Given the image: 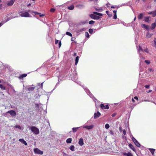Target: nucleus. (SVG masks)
<instances>
[{
    "instance_id": "11",
    "label": "nucleus",
    "mask_w": 156,
    "mask_h": 156,
    "mask_svg": "<svg viewBox=\"0 0 156 156\" xmlns=\"http://www.w3.org/2000/svg\"><path fill=\"white\" fill-rule=\"evenodd\" d=\"M19 141L22 143L23 144H24L25 145H27V144L26 142L23 139H19Z\"/></svg>"
},
{
    "instance_id": "64",
    "label": "nucleus",
    "mask_w": 156,
    "mask_h": 156,
    "mask_svg": "<svg viewBox=\"0 0 156 156\" xmlns=\"http://www.w3.org/2000/svg\"><path fill=\"white\" fill-rule=\"evenodd\" d=\"M111 8H114L115 7H114V6H111Z\"/></svg>"
},
{
    "instance_id": "50",
    "label": "nucleus",
    "mask_w": 156,
    "mask_h": 156,
    "mask_svg": "<svg viewBox=\"0 0 156 156\" xmlns=\"http://www.w3.org/2000/svg\"><path fill=\"white\" fill-rule=\"evenodd\" d=\"M148 70H149V71L150 72H151V71H153V69H148Z\"/></svg>"
},
{
    "instance_id": "17",
    "label": "nucleus",
    "mask_w": 156,
    "mask_h": 156,
    "mask_svg": "<svg viewBox=\"0 0 156 156\" xmlns=\"http://www.w3.org/2000/svg\"><path fill=\"white\" fill-rule=\"evenodd\" d=\"M67 9L70 10H72L74 9V6L73 5H72L70 6H68Z\"/></svg>"
},
{
    "instance_id": "36",
    "label": "nucleus",
    "mask_w": 156,
    "mask_h": 156,
    "mask_svg": "<svg viewBox=\"0 0 156 156\" xmlns=\"http://www.w3.org/2000/svg\"><path fill=\"white\" fill-rule=\"evenodd\" d=\"M14 127H15L16 128H18L20 129H21L20 126L19 125L16 126H14Z\"/></svg>"
},
{
    "instance_id": "16",
    "label": "nucleus",
    "mask_w": 156,
    "mask_h": 156,
    "mask_svg": "<svg viewBox=\"0 0 156 156\" xmlns=\"http://www.w3.org/2000/svg\"><path fill=\"white\" fill-rule=\"evenodd\" d=\"M143 13H140L138 16V20H141L143 18Z\"/></svg>"
},
{
    "instance_id": "59",
    "label": "nucleus",
    "mask_w": 156,
    "mask_h": 156,
    "mask_svg": "<svg viewBox=\"0 0 156 156\" xmlns=\"http://www.w3.org/2000/svg\"><path fill=\"white\" fill-rule=\"evenodd\" d=\"M152 91V90H148V92H147L148 93H150V92H151Z\"/></svg>"
},
{
    "instance_id": "5",
    "label": "nucleus",
    "mask_w": 156,
    "mask_h": 156,
    "mask_svg": "<svg viewBox=\"0 0 156 156\" xmlns=\"http://www.w3.org/2000/svg\"><path fill=\"white\" fill-rule=\"evenodd\" d=\"M34 152L37 154H43V151L39 150L37 148H36L34 149Z\"/></svg>"
},
{
    "instance_id": "1",
    "label": "nucleus",
    "mask_w": 156,
    "mask_h": 156,
    "mask_svg": "<svg viewBox=\"0 0 156 156\" xmlns=\"http://www.w3.org/2000/svg\"><path fill=\"white\" fill-rule=\"evenodd\" d=\"M93 14H92L90 15V17L92 19L94 20H98L100 18V17L96 15H97L99 16H101L103 15L102 14L98 12H93Z\"/></svg>"
},
{
    "instance_id": "8",
    "label": "nucleus",
    "mask_w": 156,
    "mask_h": 156,
    "mask_svg": "<svg viewBox=\"0 0 156 156\" xmlns=\"http://www.w3.org/2000/svg\"><path fill=\"white\" fill-rule=\"evenodd\" d=\"M101 115V113L99 112H95L94 114V119H96L99 117Z\"/></svg>"
},
{
    "instance_id": "47",
    "label": "nucleus",
    "mask_w": 156,
    "mask_h": 156,
    "mask_svg": "<svg viewBox=\"0 0 156 156\" xmlns=\"http://www.w3.org/2000/svg\"><path fill=\"white\" fill-rule=\"evenodd\" d=\"M116 115V113H114L113 114H112V117H115Z\"/></svg>"
},
{
    "instance_id": "27",
    "label": "nucleus",
    "mask_w": 156,
    "mask_h": 156,
    "mask_svg": "<svg viewBox=\"0 0 156 156\" xmlns=\"http://www.w3.org/2000/svg\"><path fill=\"white\" fill-rule=\"evenodd\" d=\"M0 88L3 90H5V87L2 84H0Z\"/></svg>"
},
{
    "instance_id": "57",
    "label": "nucleus",
    "mask_w": 156,
    "mask_h": 156,
    "mask_svg": "<svg viewBox=\"0 0 156 156\" xmlns=\"http://www.w3.org/2000/svg\"><path fill=\"white\" fill-rule=\"evenodd\" d=\"M44 14H40V17H42V16H44Z\"/></svg>"
},
{
    "instance_id": "24",
    "label": "nucleus",
    "mask_w": 156,
    "mask_h": 156,
    "mask_svg": "<svg viewBox=\"0 0 156 156\" xmlns=\"http://www.w3.org/2000/svg\"><path fill=\"white\" fill-rule=\"evenodd\" d=\"M79 58L78 56H77L75 59V65H77L79 61Z\"/></svg>"
},
{
    "instance_id": "55",
    "label": "nucleus",
    "mask_w": 156,
    "mask_h": 156,
    "mask_svg": "<svg viewBox=\"0 0 156 156\" xmlns=\"http://www.w3.org/2000/svg\"><path fill=\"white\" fill-rule=\"evenodd\" d=\"M139 48H140V50H141L142 51H143L144 50L141 47H140Z\"/></svg>"
},
{
    "instance_id": "45",
    "label": "nucleus",
    "mask_w": 156,
    "mask_h": 156,
    "mask_svg": "<svg viewBox=\"0 0 156 156\" xmlns=\"http://www.w3.org/2000/svg\"><path fill=\"white\" fill-rule=\"evenodd\" d=\"M119 129L120 132H122V128L121 127H119Z\"/></svg>"
},
{
    "instance_id": "56",
    "label": "nucleus",
    "mask_w": 156,
    "mask_h": 156,
    "mask_svg": "<svg viewBox=\"0 0 156 156\" xmlns=\"http://www.w3.org/2000/svg\"><path fill=\"white\" fill-rule=\"evenodd\" d=\"M14 18V17H11V18H7V20H8H8H10L11 19H12V18Z\"/></svg>"
},
{
    "instance_id": "49",
    "label": "nucleus",
    "mask_w": 156,
    "mask_h": 156,
    "mask_svg": "<svg viewBox=\"0 0 156 156\" xmlns=\"http://www.w3.org/2000/svg\"><path fill=\"white\" fill-rule=\"evenodd\" d=\"M134 98L136 99V100H138V98H137V97L136 96H135L134 97Z\"/></svg>"
},
{
    "instance_id": "25",
    "label": "nucleus",
    "mask_w": 156,
    "mask_h": 156,
    "mask_svg": "<svg viewBox=\"0 0 156 156\" xmlns=\"http://www.w3.org/2000/svg\"><path fill=\"white\" fill-rule=\"evenodd\" d=\"M150 17L149 16H147L145 18L144 21L146 22H148L150 20Z\"/></svg>"
},
{
    "instance_id": "3",
    "label": "nucleus",
    "mask_w": 156,
    "mask_h": 156,
    "mask_svg": "<svg viewBox=\"0 0 156 156\" xmlns=\"http://www.w3.org/2000/svg\"><path fill=\"white\" fill-rule=\"evenodd\" d=\"M21 13V14H20V15L22 17H29L30 15L29 13L27 12H25L22 13L21 12H19L20 13Z\"/></svg>"
},
{
    "instance_id": "39",
    "label": "nucleus",
    "mask_w": 156,
    "mask_h": 156,
    "mask_svg": "<svg viewBox=\"0 0 156 156\" xmlns=\"http://www.w3.org/2000/svg\"><path fill=\"white\" fill-rule=\"evenodd\" d=\"M117 15L116 14H114V16H113V18L114 19H117Z\"/></svg>"
},
{
    "instance_id": "53",
    "label": "nucleus",
    "mask_w": 156,
    "mask_h": 156,
    "mask_svg": "<svg viewBox=\"0 0 156 156\" xmlns=\"http://www.w3.org/2000/svg\"><path fill=\"white\" fill-rule=\"evenodd\" d=\"M73 56H75L76 55V54L75 52L73 54Z\"/></svg>"
},
{
    "instance_id": "30",
    "label": "nucleus",
    "mask_w": 156,
    "mask_h": 156,
    "mask_svg": "<svg viewBox=\"0 0 156 156\" xmlns=\"http://www.w3.org/2000/svg\"><path fill=\"white\" fill-rule=\"evenodd\" d=\"M106 13L108 14L109 17H111L112 16V14H111L109 13L108 11H106Z\"/></svg>"
},
{
    "instance_id": "62",
    "label": "nucleus",
    "mask_w": 156,
    "mask_h": 156,
    "mask_svg": "<svg viewBox=\"0 0 156 156\" xmlns=\"http://www.w3.org/2000/svg\"><path fill=\"white\" fill-rule=\"evenodd\" d=\"M154 44H155V45H156V41L155 40H154Z\"/></svg>"
},
{
    "instance_id": "9",
    "label": "nucleus",
    "mask_w": 156,
    "mask_h": 156,
    "mask_svg": "<svg viewBox=\"0 0 156 156\" xmlns=\"http://www.w3.org/2000/svg\"><path fill=\"white\" fill-rule=\"evenodd\" d=\"M93 127V125L90 126H83V128H85L88 129H92Z\"/></svg>"
},
{
    "instance_id": "44",
    "label": "nucleus",
    "mask_w": 156,
    "mask_h": 156,
    "mask_svg": "<svg viewBox=\"0 0 156 156\" xmlns=\"http://www.w3.org/2000/svg\"><path fill=\"white\" fill-rule=\"evenodd\" d=\"M76 39V38L74 37H72L71 39V40L72 41H74Z\"/></svg>"
},
{
    "instance_id": "54",
    "label": "nucleus",
    "mask_w": 156,
    "mask_h": 156,
    "mask_svg": "<svg viewBox=\"0 0 156 156\" xmlns=\"http://www.w3.org/2000/svg\"><path fill=\"white\" fill-rule=\"evenodd\" d=\"M35 14V15H37V14H39L40 13L38 12H34Z\"/></svg>"
},
{
    "instance_id": "2",
    "label": "nucleus",
    "mask_w": 156,
    "mask_h": 156,
    "mask_svg": "<svg viewBox=\"0 0 156 156\" xmlns=\"http://www.w3.org/2000/svg\"><path fill=\"white\" fill-rule=\"evenodd\" d=\"M30 129L32 132L35 134H38L39 133V129L35 126H31L30 128Z\"/></svg>"
},
{
    "instance_id": "42",
    "label": "nucleus",
    "mask_w": 156,
    "mask_h": 156,
    "mask_svg": "<svg viewBox=\"0 0 156 156\" xmlns=\"http://www.w3.org/2000/svg\"><path fill=\"white\" fill-rule=\"evenodd\" d=\"M102 9L101 8L99 9H97L96 8H95L96 10L98 11H100V10H102Z\"/></svg>"
},
{
    "instance_id": "31",
    "label": "nucleus",
    "mask_w": 156,
    "mask_h": 156,
    "mask_svg": "<svg viewBox=\"0 0 156 156\" xmlns=\"http://www.w3.org/2000/svg\"><path fill=\"white\" fill-rule=\"evenodd\" d=\"M95 23V21L93 20H90L89 22V23L90 24H93L94 23Z\"/></svg>"
},
{
    "instance_id": "51",
    "label": "nucleus",
    "mask_w": 156,
    "mask_h": 156,
    "mask_svg": "<svg viewBox=\"0 0 156 156\" xmlns=\"http://www.w3.org/2000/svg\"><path fill=\"white\" fill-rule=\"evenodd\" d=\"M43 82L41 84V89H42L43 88Z\"/></svg>"
},
{
    "instance_id": "35",
    "label": "nucleus",
    "mask_w": 156,
    "mask_h": 156,
    "mask_svg": "<svg viewBox=\"0 0 156 156\" xmlns=\"http://www.w3.org/2000/svg\"><path fill=\"white\" fill-rule=\"evenodd\" d=\"M144 62L147 64H149L150 63V62L149 60H146Z\"/></svg>"
},
{
    "instance_id": "34",
    "label": "nucleus",
    "mask_w": 156,
    "mask_h": 156,
    "mask_svg": "<svg viewBox=\"0 0 156 156\" xmlns=\"http://www.w3.org/2000/svg\"><path fill=\"white\" fill-rule=\"evenodd\" d=\"M85 35L87 37V38L89 37V35L88 33L87 32H85Z\"/></svg>"
},
{
    "instance_id": "38",
    "label": "nucleus",
    "mask_w": 156,
    "mask_h": 156,
    "mask_svg": "<svg viewBox=\"0 0 156 156\" xmlns=\"http://www.w3.org/2000/svg\"><path fill=\"white\" fill-rule=\"evenodd\" d=\"M109 133L110 134H111L112 135H113L114 134V133L113 132V131L111 130L110 131Z\"/></svg>"
},
{
    "instance_id": "10",
    "label": "nucleus",
    "mask_w": 156,
    "mask_h": 156,
    "mask_svg": "<svg viewBox=\"0 0 156 156\" xmlns=\"http://www.w3.org/2000/svg\"><path fill=\"white\" fill-rule=\"evenodd\" d=\"M79 144L81 146H82L84 144L83 140L82 138H80L78 142Z\"/></svg>"
},
{
    "instance_id": "4",
    "label": "nucleus",
    "mask_w": 156,
    "mask_h": 156,
    "mask_svg": "<svg viewBox=\"0 0 156 156\" xmlns=\"http://www.w3.org/2000/svg\"><path fill=\"white\" fill-rule=\"evenodd\" d=\"M132 139L134 143L137 147H140V144L134 137L133 136L132 137Z\"/></svg>"
},
{
    "instance_id": "28",
    "label": "nucleus",
    "mask_w": 156,
    "mask_h": 156,
    "mask_svg": "<svg viewBox=\"0 0 156 156\" xmlns=\"http://www.w3.org/2000/svg\"><path fill=\"white\" fill-rule=\"evenodd\" d=\"M74 148L75 147L74 145H71L70 147H69V149L70 150H71L72 151H74Z\"/></svg>"
},
{
    "instance_id": "21",
    "label": "nucleus",
    "mask_w": 156,
    "mask_h": 156,
    "mask_svg": "<svg viewBox=\"0 0 156 156\" xmlns=\"http://www.w3.org/2000/svg\"><path fill=\"white\" fill-rule=\"evenodd\" d=\"M80 127H74L72 128V130L73 132L74 133H75L77 131V130L79 129V128Z\"/></svg>"
},
{
    "instance_id": "26",
    "label": "nucleus",
    "mask_w": 156,
    "mask_h": 156,
    "mask_svg": "<svg viewBox=\"0 0 156 156\" xmlns=\"http://www.w3.org/2000/svg\"><path fill=\"white\" fill-rule=\"evenodd\" d=\"M153 34H150L149 32H148L146 35V37L147 38H149L151 37Z\"/></svg>"
},
{
    "instance_id": "61",
    "label": "nucleus",
    "mask_w": 156,
    "mask_h": 156,
    "mask_svg": "<svg viewBox=\"0 0 156 156\" xmlns=\"http://www.w3.org/2000/svg\"><path fill=\"white\" fill-rule=\"evenodd\" d=\"M132 101L133 102H135V101H134V99L133 98H132Z\"/></svg>"
},
{
    "instance_id": "48",
    "label": "nucleus",
    "mask_w": 156,
    "mask_h": 156,
    "mask_svg": "<svg viewBox=\"0 0 156 156\" xmlns=\"http://www.w3.org/2000/svg\"><path fill=\"white\" fill-rule=\"evenodd\" d=\"M59 47L60 48L61 45V41H60L59 42Z\"/></svg>"
},
{
    "instance_id": "15",
    "label": "nucleus",
    "mask_w": 156,
    "mask_h": 156,
    "mask_svg": "<svg viewBox=\"0 0 156 156\" xmlns=\"http://www.w3.org/2000/svg\"><path fill=\"white\" fill-rule=\"evenodd\" d=\"M156 26V23H155L152 24L151 28V30H153L155 28Z\"/></svg>"
},
{
    "instance_id": "46",
    "label": "nucleus",
    "mask_w": 156,
    "mask_h": 156,
    "mask_svg": "<svg viewBox=\"0 0 156 156\" xmlns=\"http://www.w3.org/2000/svg\"><path fill=\"white\" fill-rule=\"evenodd\" d=\"M123 133L125 135L126 134V130L125 129H124L123 131Z\"/></svg>"
},
{
    "instance_id": "58",
    "label": "nucleus",
    "mask_w": 156,
    "mask_h": 156,
    "mask_svg": "<svg viewBox=\"0 0 156 156\" xmlns=\"http://www.w3.org/2000/svg\"><path fill=\"white\" fill-rule=\"evenodd\" d=\"M2 4H0V9H2Z\"/></svg>"
},
{
    "instance_id": "33",
    "label": "nucleus",
    "mask_w": 156,
    "mask_h": 156,
    "mask_svg": "<svg viewBox=\"0 0 156 156\" xmlns=\"http://www.w3.org/2000/svg\"><path fill=\"white\" fill-rule=\"evenodd\" d=\"M110 127L109 125L108 124H106L105 125V128L106 129H108Z\"/></svg>"
},
{
    "instance_id": "37",
    "label": "nucleus",
    "mask_w": 156,
    "mask_h": 156,
    "mask_svg": "<svg viewBox=\"0 0 156 156\" xmlns=\"http://www.w3.org/2000/svg\"><path fill=\"white\" fill-rule=\"evenodd\" d=\"M55 11V9L53 8H51L50 9V11L51 12H54Z\"/></svg>"
},
{
    "instance_id": "22",
    "label": "nucleus",
    "mask_w": 156,
    "mask_h": 156,
    "mask_svg": "<svg viewBox=\"0 0 156 156\" xmlns=\"http://www.w3.org/2000/svg\"><path fill=\"white\" fill-rule=\"evenodd\" d=\"M72 140V139L71 138L67 139L66 140V142L67 143H71Z\"/></svg>"
},
{
    "instance_id": "63",
    "label": "nucleus",
    "mask_w": 156,
    "mask_h": 156,
    "mask_svg": "<svg viewBox=\"0 0 156 156\" xmlns=\"http://www.w3.org/2000/svg\"><path fill=\"white\" fill-rule=\"evenodd\" d=\"M2 23H0V27L2 25Z\"/></svg>"
},
{
    "instance_id": "6",
    "label": "nucleus",
    "mask_w": 156,
    "mask_h": 156,
    "mask_svg": "<svg viewBox=\"0 0 156 156\" xmlns=\"http://www.w3.org/2000/svg\"><path fill=\"white\" fill-rule=\"evenodd\" d=\"M7 113L10 114V115L13 117L15 116L16 115V112L12 110L8 111L7 112Z\"/></svg>"
},
{
    "instance_id": "13",
    "label": "nucleus",
    "mask_w": 156,
    "mask_h": 156,
    "mask_svg": "<svg viewBox=\"0 0 156 156\" xmlns=\"http://www.w3.org/2000/svg\"><path fill=\"white\" fill-rule=\"evenodd\" d=\"M14 3L13 0H12L8 2L7 3V5L8 6H12V5Z\"/></svg>"
},
{
    "instance_id": "12",
    "label": "nucleus",
    "mask_w": 156,
    "mask_h": 156,
    "mask_svg": "<svg viewBox=\"0 0 156 156\" xmlns=\"http://www.w3.org/2000/svg\"><path fill=\"white\" fill-rule=\"evenodd\" d=\"M85 28H82L81 29H78L76 30V32L77 33H79L81 32H82L83 31L85 30Z\"/></svg>"
},
{
    "instance_id": "20",
    "label": "nucleus",
    "mask_w": 156,
    "mask_h": 156,
    "mask_svg": "<svg viewBox=\"0 0 156 156\" xmlns=\"http://www.w3.org/2000/svg\"><path fill=\"white\" fill-rule=\"evenodd\" d=\"M27 75L26 74H23L20 76L19 78L20 79H22L23 77H25L27 76Z\"/></svg>"
},
{
    "instance_id": "32",
    "label": "nucleus",
    "mask_w": 156,
    "mask_h": 156,
    "mask_svg": "<svg viewBox=\"0 0 156 156\" xmlns=\"http://www.w3.org/2000/svg\"><path fill=\"white\" fill-rule=\"evenodd\" d=\"M88 31H89V33L90 34H92L94 31L92 29H89Z\"/></svg>"
},
{
    "instance_id": "29",
    "label": "nucleus",
    "mask_w": 156,
    "mask_h": 156,
    "mask_svg": "<svg viewBox=\"0 0 156 156\" xmlns=\"http://www.w3.org/2000/svg\"><path fill=\"white\" fill-rule=\"evenodd\" d=\"M66 35H67L69 36L70 37H72V34L71 33H70V32H66Z\"/></svg>"
},
{
    "instance_id": "18",
    "label": "nucleus",
    "mask_w": 156,
    "mask_h": 156,
    "mask_svg": "<svg viewBox=\"0 0 156 156\" xmlns=\"http://www.w3.org/2000/svg\"><path fill=\"white\" fill-rule=\"evenodd\" d=\"M123 154H124V155L127 156H133L132 153L130 152H129L127 153H123Z\"/></svg>"
},
{
    "instance_id": "14",
    "label": "nucleus",
    "mask_w": 156,
    "mask_h": 156,
    "mask_svg": "<svg viewBox=\"0 0 156 156\" xmlns=\"http://www.w3.org/2000/svg\"><path fill=\"white\" fill-rule=\"evenodd\" d=\"M129 147L130 148H131V149H132L133 151H135V149L134 147H133V146L131 144H129Z\"/></svg>"
},
{
    "instance_id": "52",
    "label": "nucleus",
    "mask_w": 156,
    "mask_h": 156,
    "mask_svg": "<svg viewBox=\"0 0 156 156\" xmlns=\"http://www.w3.org/2000/svg\"><path fill=\"white\" fill-rule=\"evenodd\" d=\"M113 12L114 14H116V10H114L113 11Z\"/></svg>"
},
{
    "instance_id": "41",
    "label": "nucleus",
    "mask_w": 156,
    "mask_h": 156,
    "mask_svg": "<svg viewBox=\"0 0 156 156\" xmlns=\"http://www.w3.org/2000/svg\"><path fill=\"white\" fill-rule=\"evenodd\" d=\"M143 51H145V52H146L147 53H148V49L147 48H146Z\"/></svg>"
},
{
    "instance_id": "60",
    "label": "nucleus",
    "mask_w": 156,
    "mask_h": 156,
    "mask_svg": "<svg viewBox=\"0 0 156 156\" xmlns=\"http://www.w3.org/2000/svg\"><path fill=\"white\" fill-rule=\"evenodd\" d=\"M143 25L144 26V27H147V25H145V24H143Z\"/></svg>"
},
{
    "instance_id": "40",
    "label": "nucleus",
    "mask_w": 156,
    "mask_h": 156,
    "mask_svg": "<svg viewBox=\"0 0 156 156\" xmlns=\"http://www.w3.org/2000/svg\"><path fill=\"white\" fill-rule=\"evenodd\" d=\"M150 85H146L145 86V87L146 88L148 89L149 88Z\"/></svg>"
},
{
    "instance_id": "7",
    "label": "nucleus",
    "mask_w": 156,
    "mask_h": 156,
    "mask_svg": "<svg viewBox=\"0 0 156 156\" xmlns=\"http://www.w3.org/2000/svg\"><path fill=\"white\" fill-rule=\"evenodd\" d=\"M100 107L101 108L103 109H108L109 108L108 105H105L103 104H101L100 105Z\"/></svg>"
},
{
    "instance_id": "19",
    "label": "nucleus",
    "mask_w": 156,
    "mask_h": 156,
    "mask_svg": "<svg viewBox=\"0 0 156 156\" xmlns=\"http://www.w3.org/2000/svg\"><path fill=\"white\" fill-rule=\"evenodd\" d=\"M34 87H30L28 88V90L29 91H32L34 90Z\"/></svg>"
},
{
    "instance_id": "43",
    "label": "nucleus",
    "mask_w": 156,
    "mask_h": 156,
    "mask_svg": "<svg viewBox=\"0 0 156 156\" xmlns=\"http://www.w3.org/2000/svg\"><path fill=\"white\" fill-rule=\"evenodd\" d=\"M58 42V40L55 39V44H57Z\"/></svg>"
},
{
    "instance_id": "23",
    "label": "nucleus",
    "mask_w": 156,
    "mask_h": 156,
    "mask_svg": "<svg viewBox=\"0 0 156 156\" xmlns=\"http://www.w3.org/2000/svg\"><path fill=\"white\" fill-rule=\"evenodd\" d=\"M149 150L152 155H154L155 149H154L149 148Z\"/></svg>"
}]
</instances>
